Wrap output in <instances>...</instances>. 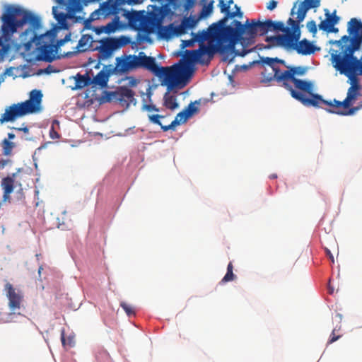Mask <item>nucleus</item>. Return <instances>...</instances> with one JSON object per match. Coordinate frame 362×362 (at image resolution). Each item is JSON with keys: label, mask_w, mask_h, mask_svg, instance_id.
Returning <instances> with one entry per match:
<instances>
[{"label": "nucleus", "mask_w": 362, "mask_h": 362, "mask_svg": "<svg viewBox=\"0 0 362 362\" xmlns=\"http://www.w3.org/2000/svg\"><path fill=\"white\" fill-rule=\"evenodd\" d=\"M221 12L225 14L223 18L220 20L218 23L211 25L206 30H202L196 35L194 40L200 42L199 48L194 50H186L185 58L187 64L191 66L189 63L198 62L204 64V61L203 57L206 54L211 56L213 51L209 46L204 45L205 41L215 42L216 44L217 49L220 52H225L230 49L228 33L227 31L226 21L228 18H233L235 16L242 18L243 13L240 11V8L236 4L234 6L235 12H229L228 7L223 4V1L218 4Z\"/></svg>", "instance_id": "nucleus-1"}, {"label": "nucleus", "mask_w": 362, "mask_h": 362, "mask_svg": "<svg viewBox=\"0 0 362 362\" xmlns=\"http://www.w3.org/2000/svg\"><path fill=\"white\" fill-rule=\"evenodd\" d=\"M347 30L349 35H344L339 40L330 41L331 44L337 45L340 49L332 50L330 62L334 68L362 76V56L358 59L354 55L362 47V23L355 18H351Z\"/></svg>", "instance_id": "nucleus-2"}, {"label": "nucleus", "mask_w": 362, "mask_h": 362, "mask_svg": "<svg viewBox=\"0 0 362 362\" xmlns=\"http://www.w3.org/2000/svg\"><path fill=\"white\" fill-rule=\"evenodd\" d=\"M139 68L147 69L159 78H163L168 89H173L184 80L189 78L194 69L187 64H177L171 66H159L156 59L148 57L144 52H139Z\"/></svg>", "instance_id": "nucleus-3"}, {"label": "nucleus", "mask_w": 362, "mask_h": 362, "mask_svg": "<svg viewBox=\"0 0 362 362\" xmlns=\"http://www.w3.org/2000/svg\"><path fill=\"white\" fill-rule=\"evenodd\" d=\"M1 25L0 28V47L3 53H6L12 47H24L25 51H29L37 35L32 29H27L20 35V42L13 38L15 27L7 17L5 12L0 16Z\"/></svg>", "instance_id": "nucleus-4"}, {"label": "nucleus", "mask_w": 362, "mask_h": 362, "mask_svg": "<svg viewBox=\"0 0 362 362\" xmlns=\"http://www.w3.org/2000/svg\"><path fill=\"white\" fill-rule=\"evenodd\" d=\"M227 31L228 33L230 49H231L235 56L244 57L250 50L246 49L243 47L240 51L235 49V45L239 41L241 44L251 45L255 42V37L259 35L257 23L252 20L250 23L247 20L245 24H242L240 21L234 20L231 25H227Z\"/></svg>", "instance_id": "nucleus-5"}, {"label": "nucleus", "mask_w": 362, "mask_h": 362, "mask_svg": "<svg viewBox=\"0 0 362 362\" xmlns=\"http://www.w3.org/2000/svg\"><path fill=\"white\" fill-rule=\"evenodd\" d=\"M42 93L39 90H33L30 98L25 102L13 104L7 107L0 118L1 124L13 122L16 118L37 112L40 108Z\"/></svg>", "instance_id": "nucleus-6"}, {"label": "nucleus", "mask_w": 362, "mask_h": 362, "mask_svg": "<svg viewBox=\"0 0 362 362\" xmlns=\"http://www.w3.org/2000/svg\"><path fill=\"white\" fill-rule=\"evenodd\" d=\"M287 69L283 71V74L280 77L281 80L284 81V88L292 94V90L298 89L307 93H310L313 91V83L310 81H307L301 79H298L296 76H303L307 71L305 66H284Z\"/></svg>", "instance_id": "nucleus-7"}, {"label": "nucleus", "mask_w": 362, "mask_h": 362, "mask_svg": "<svg viewBox=\"0 0 362 362\" xmlns=\"http://www.w3.org/2000/svg\"><path fill=\"white\" fill-rule=\"evenodd\" d=\"M334 69L340 74L344 75L347 77V82L350 84V86L348 88L346 97L343 101L334 99L333 110H347L354 105L358 97L362 95L361 93L362 90V86L360 83L358 78L359 76L349 71L346 72L345 70L339 68Z\"/></svg>", "instance_id": "nucleus-8"}, {"label": "nucleus", "mask_w": 362, "mask_h": 362, "mask_svg": "<svg viewBox=\"0 0 362 362\" xmlns=\"http://www.w3.org/2000/svg\"><path fill=\"white\" fill-rule=\"evenodd\" d=\"M4 12L14 25L15 32L16 33H18V30L27 23H28L34 30L38 29L40 27V18L35 16L31 12L23 9L20 6L8 5L6 6Z\"/></svg>", "instance_id": "nucleus-9"}, {"label": "nucleus", "mask_w": 362, "mask_h": 362, "mask_svg": "<svg viewBox=\"0 0 362 362\" xmlns=\"http://www.w3.org/2000/svg\"><path fill=\"white\" fill-rule=\"evenodd\" d=\"M261 62L268 66V68H265L262 72V82L269 83L272 81H275L279 85L284 88V81L280 79L283 71L281 70L277 64L286 66V62L277 57H262Z\"/></svg>", "instance_id": "nucleus-10"}, {"label": "nucleus", "mask_w": 362, "mask_h": 362, "mask_svg": "<svg viewBox=\"0 0 362 362\" xmlns=\"http://www.w3.org/2000/svg\"><path fill=\"white\" fill-rule=\"evenodd\" d=\"M99 42L100 45L94 49L98 50V58L100 59H105L111 57L115 50L128 45L130 40L128 37L121 36L118 38H103Z\"/></svg>", "instance_id": "nucleus-11"}, {"label": "nucleus", "mask_w": 362, "mask_h": 362, "mask_svg": "<svg viewBox=\"0 0 362 362\" xmlns=\"http://www.w3.org/2000/svg\"><path fill=\"white\" fill-rule=\"evenodd\" d=\"M128 22L132 25L146 34H151L155 29V21L144 13V11H132L128 16Z\"/></svg>", "instance_id": "nucleus-12"}, {"label": "nucleus", "mask_w": 362, "mask_h": 362, "mask_svg": "<svg viewBox=\"0 0 362 362\" xmlns=\"http://www.w3.org/2000/svg\"><path fill=\"white\" fill-rule=\"evenodd\" d=\"M309 94L311 96L310 98L306 97L304 93L297 90H292V94L291 95L293 98L307 107H322V105H326L330 107L329 109H334V100L332 101L324 100L320 95L315 94L313 91Z\"/></svg>", "instance_id": "nucleus-13"}, {"label": "nucleus", "mask_w": 362, "mask_h": 362, "mask_svg": "<svg viewBox=\"0 0 362 362\" xmlns=\"http://www.w3.org/2000/svg\"><path fill=\"white\" fill-rule=\"evenodd\" d=\"M135 93L126 86L119 87L116 90L108 93V101L115 100L122 107H128L131 104L136 105Z\"/></svg>", "instance_id": "nucleus-14"}, {"label": "nucleus", "mask_w": 362, "mask_h": 362, "mask_svg": "<svg viewBox=\"0 0 362 362\" xmlns=\"http://www.w3.org/2000/svg\"><path fill=\"white\" fill-rule=\"evenodd\" d=\"M165 117L160 115H148L149 121L153 123L158 124L160 127L163 132H167L170 129H175V127L181 124L185 123L189 118L184 110L180 112L175 117V119L171 122L170 124L163 125L160 119H163Z\"/></svg>", "instance_id": "nucleus-15"}, {"label": "nucleus", "mask_w": 362, "mask_h": 362, "mask_svg": "<svg viewBox=\"0 0 362 362\" xmlns=\"http://www.w3.org/2000/svg\"><path fill=\"white\" fill-rule=\"evenodd\" d=\"M4 291L8 299V306L11 310L15 312L19 310L23 300V293L20 290L13 288L9 282L6 283Z\"/></svg>", "instance_id": "nucleus-16"}, {"label": "nucleus", "mask_w": 362, "mask_h": 362, "mask_svg": "<svg viewBox=\"0 0 362 362\" xmlns=\"http://www.w3.org/2000/svg\"><path fill=\"white\" fill-rule=\"evenodd\" d=\"M325 19L318 25L319 29L328 33H338L339 29L334 27L340 21V18L337 16V10H334L331 13L327 8H325Z\"/></svg>", "instance_id": "nucleus-17"}, {"label": "nucleus", "mask_w": 362, "mask_h": 362, "mask_svg": "<svg viewBox=\"0 0 362 362\" xmlns=\"http://www.w3.org/2000/svg\"><path fill=\"white\" fill-rule=\"evenodd\" d=\"M320 5V0H304L300 2L296 12L298 21L302 22L309 9L317 8Z\"/></svg>", "instance_id": "nucleus-18"}, {"label": "nucleus", "mask_w": 362, "mask_h": 362, "mask_svg": "<svg viewBox=\"0 0 362 362\" xmlns=\"http://www.w3.org/2000/svg\"><path fill=\"white\" fill-rule=\"evenodd\" d=\"M266 40L267 42L276 40L279 45L289 48H293L294 49L295 46L298 44L295 42L293 37L290 33H286L285 35H279L275 37H267Z\"/></svg>", "instance_id": "nucleus-19"}, {"label": "nucleus", "mask_w": 362, "mask_h": 362, "mask_svg": "<svg viewBox=\"0 0 362 362\" xmlns=\"http://www.w3.org/2000/svg\"><path fill=\"white\" fill-rule=\"evenodd\" d=\"M295 49L298 54L302 55H309L315 53L317 49L316 47L307 39H303L298 42L295 46Z\"/></svg>", "instance_id": "nucleus-20"}, {"label": "nucleus", "mask_w": 362, "mask_h": 362, "mask_svg": "<svg viewBox=\"0 0 362 362\" xmlns=\"http://www.w3.org/2000/svg\"><path fill=\"white\" fill-rule=\"evenodd\" d=\"M110 73L101 70L98 74L91 78V85L98 86L100 88H105L107 85Z\"/></svg>", "instance_id": "nucleus-21"}, {"label": "nucleus", "mask_w": 362, "mask_h": 362, "mask_svg": "<svg viewBox=\"0 0 362 362\" xmlns=\"http://www.w3.org/2000/svg\"><path fill=\"white\" fill-rule=\"evenodd\" d=\"M1 187L4 189L3 198L4 201L10 199V194L13 190L14 180L8 176L2 179Z\"/></svg>", "instance_id": "nucleus-22"}, {"label": "nucleus", "mask_w": 362, "mask_h": 362, "mask_svg": "<svg viewBox=\"0 0 362 362\" xmlns=\"http://www.w3.org/2000/svg\"><path fill=\"white\" fill-rule=\"evenodd\" d=\"M44 61L51 62L54 59V46L52 44H45L38 48Z\"/></svg>", "instance_id": "nucleus-23"}, {"label": "nucleus", "mask_w": 362, "mask_h": 362, "mask_svg": "<svg viewBox=\"0 0 362 362\" xmlns=\"http://www.w3.org/2000/svg\"><path fill=\"white\" fill-rule=\"evenodd\" d=\"M214 0H201L200 4L202 8L199 14V18H204L208 17L213 11Z\"/></svg>", "instance_id": "nucleus-24"}, {"label": "nucleus", "mask_w": 362, "mask_h": 362, "mask_svg": "<svg viewBox=\"0 0 362 362\" xmlns=\"http://www.w3.org/2000/svg\"><path fill=\"white\" fill-rule=\"evenodd\" d=\"M362 109V101L359 103L356 106H351L347 110H327L330 113L337 114L342 116L354 115L358 110Z\"/></svg>", "instance_id": "nucleus-25"}, {"label": "nucleus", "mask_w": 362, "mask_h": 362, "mask_svg": "<svg viewBox=\"0 0 362 362\" xmlns=\"http://www.w3.org/2000/svg\"><path fill=\"white\" fill-rule=\"evenodd\" d=\"M76 87L75 89H81L86 86L91 85V77L88 73L82 75L77 74L75 76Z\"/></svg>", "instance_id": "nucleus-26"}, {"label": "nucleus", "mask_w": 362, "mask_h": 362, "mask_svg": "<svg viewBox=\"0 0 362 362\" xmlns=\"http://www.w3.org/2000/svg\"><path fill=\"white\" fill-rule=\"evenodd\" d=\"M116 66L115 67V71L117 74H124L130 70V66L127 57L124 59L117 57L116 59Z\"/></svg>", "instance_id": "nucleus-27"}, {"label": "nucleus", "mask_w": 362, "mask_h": 362, "mask_svg": "<svg viewBox=\"0 0 362 362\" xmlns=\"http://www.w3.org/2000/svg\"><path fill=\"white\" fill-rule=\"evenodd\" d=\"M171 89H168V91L165 93L163 100H164V106L171 110H174L178 107L179 105L177 102L176 96L174 95H170L169 91Z\"/></svg>", "instance_id": "nucleus-28"}, {"label": "nucleus", "mask_w": 362, "mask_h": 362, "mask_svg": "<svg viewBox=\"0 0 362 362\" xmlns=\"http://www.w3.org/2000/svg\"><path fill=\"white\" fill-rule=\"evenodd\" d=\"M168 30L169 31L170 35L179 36L186 33L187 28L186 25L181 23L178 25H173V24L170 25L168 28Z\"/></svg>", "instance_id": "nucleus-29"}, {"label": "nucleus", "mask_w": 362, "mask_h": 362, "mask_svg": "<svg viewBox=\"0 0 362 362\" xmlns=\"http://www.w3.org/2000/svg\"><path fill=\"white\" fill-rule=\"evenodd\" d=\"M259 35L262 36L267 34L271 30L270 20H267L264 22L257 21Z\"/></svg>", "instance_id": "nucleus-30"}, {"label": "nucleus", "mask_w": 362, "mask_h": 362, "mask_svg": "<svg viewBox=\"0 0 362 362\" xmlns=\"http://www.w3.org/2000/svg\"><path fill=\"white\" fill-rule=\"evenodd\" d=\"M92 42V38L88 35H83L79 40L77 47L80 51H86L89 47L88 44Z\"/></svg>", "instance_id": "nucleus-31"}, {"label": "nucleus", "mask_w": 362, "mask_h": 362, "mask_svg": "<svg viewBox=\"0 0 362 362\" xmlns=\"http://www.w3.org/2000/svg\"><path fill=\"white\" fill-rule=\"evenodd\" d=\"M15 146V144L8 139H4L2 141L3 153L5 156H10L12 153V150Z\"/></svg>", "instance_id": "nucleus-32"}, {"label": "nucleus", "mask_w": 362, "mask_h": 362, "mask_svg": "<svg viewBox=\"0 0 362 362\" xmlns=\"http://www.w3.org/2000/svg\"><path fill=\"white\" fill-rule=\"evenodd\" d=\"M270 23L272 24L271 25V30L281 31V32H284V33L289 32V28L285 27L284 23H282V22H280V21L274 22V21H272V20H270Z\"/></svg>", "instance_id": "nucleus-33"}, {"label": "nucleus", "mask_w": 362, "mask_h": 362, "mask_svg": "<svg viewBox=\"0 0 362 362\" xmlns=\"http://www.w3.org/2000/svg\"><path fill=\"white\" fill-rule=\"evenodd\" d=\"M233 264H232V262H229V264H228V267H227V272H226V275L224 276V277L221 280L222 282L231 281H233L236 278V276L233 272Z\"/></svg>", "instance_id": "nucleus-34"}, {"label": "nucleus", "mask_w": 362, "mask_h": 362, "mask_svg": "<svg viewBox=\"0 0 362 362\" xmlns=\"http://www.w3.org/2000/svg\"><path fill=\"white\" fill-rule=\"evenodd\" d=\"M127 57L132 70L139 68V54L138 55H129Z\"/></svg>", "instance_id": "nucleus-35"}, {"label": "nucleus", "mask_w": 362, "mask_h": 362, "mask_svg": "<svg viewBox=\"0 0 362 362\" xmlns=\"http://www.w3.org/2000/svg\"><path fill=\"white\" fill-rule=\"evenodd\" d=\"M55 125L59 126V122L57 120H54L52 122L50 130H49V136L52 139H57L60 137L59 133L55 130Z\"/></svg>", "instance_id": "nucleus-36"}, {"label": "nucleus", "mask_w": 362, "mask_h": 362, "mask_svg": "<svg viewBox=\"0 0 362 362\" xmlns=\"http://www.w3.org/2000/svg\"><path fill=\"white\" fill-rule=\"evenodd\" d=\"M183 110L185 112L187 116L190 117L198 111V108L195 106L194 103H190Z\"/></svg>", "instance_id": "nucleus-37"}, {"label": "nucleus", "mask_w": 362, "mask_h": 362, "mask_svg": "<svg viewBox=\"0 0 362 362\" xmlns=\"http://www.w3.org/2000/svg\"><path fill=\"white\" fill-rule=\"evenodd\" d=\"M120 306L123 308L128 316L134 315L135 314L134 308L125 302H121Z\"/></svg>", "instance_id": "nucleus-38"}, {"label": "nucleus", "mask_w": 362, "mask_h": 362, "mask_svg": "<svg viewBox=\"0 0 362 362\" xmlns=\"http://www.w3.org/2000/svg\"><path fill=\"white\" fill-rule=\"evenodd\" d=\"M291 35L293 37V40H295V42L296 43H298V40L300 39V28H293L292 30H291V28H289V32Z\"/></svg>", "instance_id": "nucleus-39"}, {"label": "nucleus", "mask_w": 362, "mask_h": 362, "mask_svg": "<svg viewBox=\"0 0 362 362\" xmlns=\"http://www.w3.org/2000/svg\"><path fill=\"white\" fill-rule=\"evenodd\" d=\"M185 25H186L187 28H192L194 26L196 21H194L192 18H185L181 22Z\"/></svg>", "instance_id": "nucleus-40"}, {"label": "nucleus", "mask_w": 362, "mask_h": 362, "mask_svg": "<svg viewBox=\"0 0 362 362\" xmlns=\"http://www.w3.org/2000/svg\"><path fill=\"white\" fill-rule=\"evenodd\" d=\"M339 329L340 328H339L338 329L337 328L333 329V330H332V332L331 333V335H330V339L328 341V344L334 343V341H336L337 340H338L341 337V335H339V334L337 335L336 334V332L337 331H339Z\"/></svg>", "instance_id": "nucleus-41"}, {"label": "nucleus", "mask_w": 362, "mask_h": 362, "mask_svg": "<svg viewBox=\"0 0 362 362\" xmlns=\"http://www.w3.org/2000/svg\"><path fill=\"white\" fill-rule=\"evenodd\" d=\"M307 28L309 32L313 35H315L317 31L316 23L314 21H310L307 23Z\"/></svg>", "instance_id": "nucleus-42"}, {"label": "nucleus", "mask_w": 362, "mask_h": 362, "mask_svg": "<svg viewBox=\"0 0 362 362\" xmlns=\"http://www.w3.org/2000/svg\"><path fill=\"white\" fill-rule=\"evenodd\" d=\"M196 4V0H186L184 8L185 11L188 13Z\"/></svg>", "instance_id": "nucleus-43"}, {"label": "nucleus", "mask_w": 362, "mask_h": 362, "mask_svg": "<svg viewBox=\"0 0 362 362\" xmlns=\"http://www.w3.org/2000/svg\"><path fill=\"white\" fill-rule=\"evenodd\" d=\"M149 34L144 33L143 35H138V40L139 42H151V37L148 36Z\"/></svg>", "instance_id": "nucleus-44"}, {"label": "nucleus", "mask_w": 362, "mask_h": 362, "mask_svg": "<svg viewBox=\"0 0 362 362\" xmlns=\"http://www.w3.org/2000/svg\"><path fill=\"white\" fill-rule=\"evenodd\" d=\"M299 23L300 22H298V20L297 21H294L291 18H289L288 20L287 21L288 25L291 27L292 30L293 28H298L299 27Z\"/></svg>", "instance_id": "nucleus-45"}, {"label": "nucleus", "mask_w": 362, "mask_h": 362, "mask_svg": "<svg viewBox=\"0 0 362 362\" xmlns=\"http://www.w3.org/2000/svg\"><path fill=\"white\" fill-rule=\"evenodd\" d=\"M277 6V1L275 0H271L267 5V8L268 10L272 11Z\"/></svg>", "instance_id": "nucleus-46"}, {"label": "nucleus", "mask_w": 362, "mask_h": 362, "mask_svg": "<svg viewBox=\"0 0 362 362\" xmlns=\"http://www.w3.org/2000/svg\"><path fill=\"white\" fill-rule=\"evenodd\" d=\"M57 71L55 70L54 69V67L51 65H49L46 69H45L43 70V72L46 73V74H51V73H54V72H57Z\"/></svg>", "instance_id": "nucleus-47"}, {"label": "nucleus", "mask_w": 362, "mask_h": 362, "mask_svg": "<svg viewBox=\"0 0 362 362\" xmlns=\"http://www.w3.org/2000/svg\"><path fill=\"white\" fill-rule=\"evenodd\" d=\"M145 109L148 111H158V109L154 105H146Z\"/></svg>", "instance_id": "nucleus-48"}, {"label": "nucleus", "mask_w": 362, "mask_h": 362, "mask_svg": "<svg viewBox=\"0 0 362 362\" xmlns=\"http://www.w3.org/2000/svg\"><path fill=\"white\" fill-rule=\"evenodd\" d=\"M326 253H327V255L329 257V258L330 259V260L334 262V257L332 255V254L331 253V252L328 250V249H326Z\"/></svg>", "instance_id": "nucleus-49"}, {"label": "nucleus", "mask_w": 362, "mask_h": 362, "mask_svg": "<svg viewBox=\"0 0 362 362\" xmlns=\"http://www.w3.org/2000/svg\"><path fill=\"white\" fill-rule=\"evenodd\" d=\"M61 340H62V343L63 344V346H66V339H65V334H64V331L62 332V334H61Z\"/></svg>", "instance_id": "nucleus-50"}, {"label": "nucleus", "mask_w": 362, "mask_h": 362, "mask_svg": "<svg viewBox=\"0 0 362 362\" xmlns=\"http://www.w3.org/2000/svg\"><path fill=\"white\" fill-rule=\"evenodd\" d=\"M18 129V131H23V132H25V133H28V131H29V129H28V128L27 127H23V128H18V129Z\"/></svg>", "instance_id": "nucleus-51"}, {"label": "nucleus", "mask_w": 362, "mask_h": 362, "mask_svg": "<svg viewBox=\"0 0 362 362\" xmlns=\"http://www.w3.org/2000/svg\"><path fill=\"white\" fill-rule=\"evenodd\" d=\"M14 138H15V134H13V133H8V139H8V141H10V140H11V139H13Z\"/></svg>", "instance_id": "nucleus-52"}, {"label": "nucleus", "mask_w": 362, "mask_h": 362, "mask_svg": "<svg viewBox=\"0 0 362 362\" xmlns=\"http://www.w3.org/2000/svg\"><path fill=\"white\" fill-rule=\"evenodd\" d=\"M7 163V160L1 159L0 160V165L4 168Z\"/></svg>", "instance_id": "nucleus-53"}, {"label": "nucleus", "mask_w": 362, "mask_h": 362, "mask_svg": "<svg viewBox=\"0 0 362 362\" xmlns=\"http://www.w3.org/2000/svg\"><path fill=\"white\" fill-rule=\"evenodd\" d=\"M183 44L185 46H190L192 45V42L190 40L183 41Z\"/></svg>", "instance_id": "nucleus-54"}, {"label": "nucleus", "mask_w": 362, "mask_h": 362, "mask_svg": "<svg viewBox=\"0 0 362 362\" xmlns=\"http://www.w3.org/2000/svg\"><path fill=\"white\" fill-rule=\"evenodd\" d=\"M296 4H297V2H296V3H295V4H294V6H293V8L291 9V16H293V15H294V13H295L294 9H295V8H296Z\"/></svg>", "instance_id": "nucleus-55"}, {"label": "nucleus", "mask_w": 362, "mask_h": 362, "mask_svg": "<svg viewBox=\"0 0 362 362\" xmlns=\"http://www.w3.org/2000/svg\"><path fill=\"white\" fill-rule=\"evenodd\" d=\"M269 177H270V178H272V179H274V178H276V177H277V176H276V175L273 174V175H271L269 176Z\"/></svg>", "instance_id": "nucleus-56"}, {"label": "nucleus", "mask_w": 362, "mask_h": 362, "mask_svg": "<svg viewBox=\"0 0 362 362\" xmlns=\"http://www.w3.org/2000/svg\"><path fill=\"white\" fill-rule=\"evenodd\" d=\"M130 83L132 86H135L136 84V81L135 80H133L132 81L130 82Z\"/></svg>", "instance_id": "nucleus-57"}, {"label": "nucleus", "mask_w": 362, "mask_h": 362, "mask_svg": "<svg viewBox=\"0 0 362 362\" xmlns=\"http://www.w3.org/2000/svg\"><path fill=\"white\" fill-rule=\"evenodd\" d=\"M332 292H333V289H330L329 293H332Z\"/></svg>", "instance_id": "nucleus-58"}, {"label": "nucleus", "mask_w": 362, "mask_h": 362, "mask_svg": "<svg viewBox=\"0 0 362 362\" xmlns=\"http://www.w3.org/2000/svg\"><path fill=\"white\" fill-rule=\"evenodd\" d=\"M175 0H170L171 2H173Z\"/></svg>", "instance_id": "nucleus-59"}]
</instances>
